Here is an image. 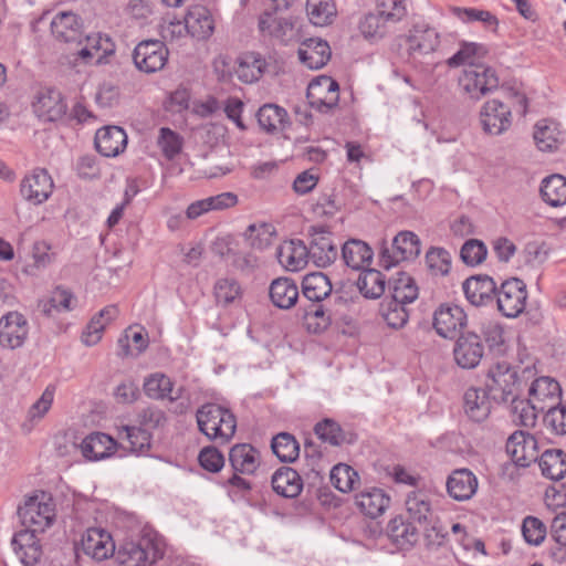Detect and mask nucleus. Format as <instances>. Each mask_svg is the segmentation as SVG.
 Returning a JSON list of instances; mask_svg holds the SVG:
<instances>
[{
  "label": "nucleus",
  "instance_id": "1",
  "mask_svg": "<svg viewBox=\"0 0 566 566\" xmlns=\"http://www.w3.org/2000/svg\"><path fill=\"white\" fill-rule=\"evenodd\" d=\"M199 431L211 442L220 446L229 443L237 431L234 413L218 403L208 402L196 411Z\"/></svg>",
  "mask_w": 566,
  "mask_h": 566
},
{
  "label": "nucleus",
  "instance_id": "2",
  "mask_svg": "<svg viewBox=\"0 0 566 566\" xmlns=\"http://www.w3.org/2000/svg\"><path fill=\"white\" fill-rule=\"evenodd\" d=\"M522 380L514 366L507 361L493 364L486 374L485 388L493 401L506 403L520 396Z\"/></svg>",
  "mask_w": 566,
  "mask_h": 566
},
{
  "label": "nucleus",
  "instance_id": "3",
  "mask_svg": "<svg viewBox=\"0 0 566 566\" xmlns=\"http://www.w3.org/2000/svg\"><path fill=\"white\" fill-rule=\"evenodd\" d=\"M458 84L464 95L479 101L499 87V77L492 67L480 63H470L462 70Z\"/></svg>",
  "mask_w": 566,
  "mask_h": 566
},
{
  "label": "nucleus",
  "instance_id": "4",
  "mask_svg": "<svg viewBox=\"0 0 566 566\" xmlns=\"http://www.w3.org/2000/svg\"><path fill=\"white\" fill-rule=\"evenodd\" d=\"M258 28L261 36L273 45H292L301 40L300 29L290 18H281L271 12L259 17Z\"/></svg>",
  "mask_w": 566,
  "mask_h": 566
},
{
  "label": "nucleus",
  "instance_id": "5",
  "mask_svg": "<svg viewBox=\"0 0 566 566\" xmlns=\"http://www.w3.org/2000/svg\"><path fill=\"white\" fill-rule=\"evenodd\" d=\"M122 566H148L161 558V553L150 537L123 542L113 554Z\"/></svg>",
  "mask_w": 566,
  "mask_h": 566
},
{
  "label": "nucleus",
  "instance_id": "6",
  "mask_svg": "<svg viewBox=\"0 0 566 566\" xmlns=\"http://www.w3.org/2000/svg\"><path fill=\"white\" fill-rule=\"evenodd\" d=\"M499 311L506 317H517L526 306V284L517 279L505 280L495 293Z\"/></svg>",
  "mask_w": 566,
  "mask_h": 566
},
{
  "label": "nucleus",
  "instance_id": "7",
  "mask_svg": "<svg viewBox=\"0 0 566 566\" xmlns=\"http://www.w3.org/2000/svg\"><path fill=\"white\" fill-rule=\"evenodd\" d=\"M18 515L21 524L28 530L44 532L55 517V510L51 502L40 501L38 496H31L19 506Z\"/></svg>",
  "mask_w": 566,
  "mask_h": 566
},
{
  "label": "nucleus",
  "instance_id": "8",
  "mask_svg": "<svg viewBox=\"0 0 566 566\" xmlns=\"http://www.w3.org/2000/svg\"><path fill=\"white\" fill-rule=\"evenodd\" d=\"M168 49L159 40H144L139 42L133 53L136 67L145 73L160 71L167 63Z\"/></svg>",
  "mask_w": 566,
  "mask_h": 566
},
{
  "label": "nucleus",
  "instance_id": "9",
  "mask_svg": "<svg viewBox=\"0 0 566 566\" xmlns=\"http://www.w3.org/2000/svg\"><path fill=\"white\" fill-rule=\"evenodd\" d=\"M30 325L23 314L11 311L0 318V345L7 349H17L24 345Z\"/></svg>",
  "mask_w": 566,
  "mask_h": 566
},
{
  "label": "nucleus",
  "instance_id": "10",
  "mask_svg": "<svg viewBox=\"0 0 566 566\" xmlns=\"http://www.w3.org/2000/svg\"><path fill=\"white\" fill-rule=\"evenodd\" d=\"M339 85L329 76L313 80L306 92V98L312 108L325 113L335 107L339 99Z\"/></svg>",
  "mask_w": 566,
  "mask_h": 566
},
{
  "label": "nucleus",
  "instance_id": "11",
  "mask_svg": "<svg viewBox=\"0 0 566 566\" xmlns=\"http://www.w3.org/2000/svg\"><path fill=\"white\" fill-rule=\"evenodd\" d=\"M480 123L484 133L494 136L501 135L511 127V108L496 98L490 99L481 107Z\"/></svg>",
  "mask_w": 566,
  "mask_h": 566
},
{
  "label": "nucleus",
  "instance_id": "12",
  "mask_svg": "<svg viewBox=\"0 0 566 566\" xmlns=\"http://www.w3.org/2000/svg\"><path fill=\"white\" fill-rule=\"evenodd\" d=\"M432 324L438 335L452 338L467 325V314L455 304L442 303L433 312Z\"/></svg>",
  "mask_w": 566,
  "mask_h": 566
},
{
  "label": "nucleus",
  "instance_id": "13",
  "mask_svg": "<svg viewBox=\"0 0 566 566\" xmlns=\"http://www.w3.org/2000/svg\"><path fill=\"white\" fill-rule=\"evenodd\" d=\"M483 355L484 346L481 336L474 332L462 333L454 343L453 357L461 368H475Z\"/></svg>",
  "mask_w": 566,
  "mask_h": 566
},
{
  "label": "nucleus",
  "instance_id": "14",
  "mask_svg": "<svg viewBox=\"0 0 566 566\" xmlns=\"http://www.w3.org/2000/svg\"><path fill=\"white\" fill-rule=\"evenodd\" d=\"M506 453L516 465L526 468L538 459L537 441L528 432L517 430L506 441Z\"/></svg>",
  "mask_w": 566,
  "mask_h": 566
},
{
  "label": "nucleus",
  "instance_id": "15",
  "mask_svg": "<svg viewBox=\"0 0 566 566\" xmlns=\"http://www.w3.org/2000/svg\"><path fill=\"white\" fill-rule=\"evenodd\" d=\"M32 107L34 114L44 122L59 120L66 113V104L61 92L53 87L39 90Z\"/></svg>",
  "mask_w": 566,
  "mask_h": 566
},
{
  "label": "nucleus",
  "instance_id": "16",
  "mask_svg": "<svg viewBox=\"0 0 566 566\" xmlns=\"http://www.w3.org/2000/svg\"><path fill=\"white\" fill-rule=\"evenodd\" d=\"M462 290L467 301L471 305L480 307L493 303L497 286L491 276L478 274L468 277L462 283Z\"/></svg>",
  "mask_w": 566,
  "mask_h": 566
},
{
  "label": "nucleus",
  "instance_id": "17",
  "mask_svg": "<svg viewBox=\"0 0 566 566\" xmlns=\"http://www.w3.org/2000/svg\"><path fill=\"white\" fill-rule=\"evenodd\" d=\"M53 180L45 169H34L21 182V195L33 205H40L49 199L53 191Z\"/></svg>",
  "mask_w": 566,
  "mask_h": 566
},
{
  "label": "nucleus",
  "instance_id": "18",
  "mask_svg": "<svg viewBox=\"0 0 566 566\" xmlns=\"http://www.w3.org/2000/svg\"><path fill=\"white\" fill-rule=\"evenodd\" d=\"M11 546L24 566H35L43 555L42 545L36 533L28 528L21 530L13 535Z\"/></svg>",
  "mask_w": 566,
  "mask_h": 566
},
{
  "label": "nucleus",
  "instance_id": "19",
  "mask_svg": "<svg viewBox=\"0 0 566 566\" xmlns=\"http://www.w3.org/2000/svg\"><path fill=\"white\" fill-rule=\"evenodd\" d=\"M82 549L84 554L95 560H104L115 553V544L112 535L99 527L88 528L82 536Z\"/></svg>",
  "mask_w": 566,
  "mask_h": 566
},
{
  "label": "nucleus",
  "instance_id": "20",
  "mask_svg": "<svg viewBox=\"0 0 566 566\" xmlns=\"http://www.w3.org/2000/svg\"><path fill=\"white\" fill-rule=\"evenodd\" d=\"M446 486L450 497L458 502H464L475 495L479 481L471 470L455 469L449 474Z\"/></svg>",
  "mask_w": 566,
  "mask_h": 566
},
{
  "label": "nucleus",
  "instance_id": "21",
  "mask_svg": "<svg viewBox=\"0 0 566 566\" xmlns=\"http://www.w3.org/2000/svg\"><path fill=\"white\" fill-rule=\"evenodd\" d=\"M300 61L311 70H318L331 60L332 51L327 41L319 38L306 39L298 48Z\"/></svg>",
  "mask_w": 566,
  "mask_h": 566
},
{
  "label": "nucleus",
  "instance_id": "22",
  "mask_svg": "<svg viewBox=\"0 0 566 566\" xmlns=\"http://www.w3.org/2000/svg\"><path fill=\"white\" fill-rule=\"evenodd\" d=\"M127 145V135L119 126H105L95 134V147L105 157H116Z\"/></svg>",
  "mask_w": 566,
  "mask_h": 566
},
{
  "label": "nucleus",
  "instance_id": "23",
  "mask_svg": "<svg viewBox=\"0 0 566 566\" xmlns=\"http://www.w3.org/2000/svg\"><path fill=\"white\" fill-rule=\"evenodd\" d=\"M51 32L53 36L65 43H83V32L78 18L73 12H60L51 22Z\"/></svg>",
  "mask_w": 566,
  "mask_h": 566
},
{
  "label": "nucleus",
  "instance_id": "24",
  "mask_svg": "<svg viewBox=\"0 0 566 566\" xmlns=\"http://www.w3.org/2000/svg\"><path fill=\"white\" fill-rule=\"evenodd\" d=\"M185 28L191 36L206 40L213 33L214 19L207 7L196 4L189 8L185 17Z\"/></svg>",
  "mask_w": 566,
  "mask_h": 566
},
{
  "label": "nucleus",
  "instance_id": "25",
  "mask_svg": "<svg viewBox=\"0 0 566 566\" xmlns=\"http://www.w3.org/2000/svg\"><path fill=\"white\" fill-rule=\"evenodd\" d=\"M492 401L486 388L471 387L464 392V412L472 421L482 422L491 413Z\"/></svg>",
  "mask_w": 566,
  "mask_h": 566
},
{
  "label": "nucleus",
  "instance_id": "26",
  "mask_svg": "<svg viewBox=\"0 0 566 566\" xmlns=\"http://www.w3.org/2000/svg\"><path fill=\"white\" fill-rule=\"evenodd\" d=\"M229 461L234 472L253 474L260 467L261 454L250 443H238L230 449Z\"/></svg>",
  "mask_w": 566,
  "mask_h": 566
},
{
  "label": "nucleus",
  "instance_id": "27",
  "mask_svg": "<svg viewBox=\"0 0 566 566\" xmlns=\"http://www.w3.org/2000/svg\"><path fill=\"white\" fill-rule=\"evenodd\" d=\"M268 67L265 59L256 52L242 53L235 61L234 73L247 84L258 82Z\"/></svg>",
  "mask_w": 566,
  "mask_h": 566
},
{
  "label": "nucleus",
  "instance_id": "28",
  "mask_svg": "<svg viewBox=\"0 0 566 566\" xmlns=\"http://www.w3.org/2000/svg\"><path fill=\"white\" fill-rule=\"evenodd\" d=\"M119 310L117 305H107L95 314L82 333V342L87 346L96 345L103 336L107 325L117 318Z\"/></svg>",
  "mask_w": 566,
  "mask_h": 566
},
{
  "label": "nucleus",
  "instance_id": "29",
  "mask_svg": "<svg viewBox=\"0 0 566 566\" xmlns=\"http://www.w3.org/2000/svg\"><path fill=\"white\" fill-rule=\"evenodd\" d=\"M511 402V418L512 421L521 427H534L538 412H545L546 403H536L532 398L520 399L517 396L510 400Z\"/></svg>",
  "mask_w": 566,
  "mask_h": 566
},
{
  "label": "nucleus",
  "instance_id": "30",
  "mask_svg": "<svg viewBox=\"0 0 566 566\" xmlns=\"http://www.w3.org/2000/svg\"><path fill=\"white\" fill-rule=\"evenodd\" d=\"M410 53L429 54L437 50L440 44L438 32L426 24H417L410 31L407 39Z\"/></svg>",
  "mask_w": 566,
  "mask_h": 566
},
{
  "label": "nucleus",
  "instance_id": "31",
  "mask_svg": "<svg viewBox=\"0 0 566 566\" xmlns=\"http://www.w3.org/2000/svg\"><path fill=\"white\" fill-rule=\"evenodd\" d=\"M406 509L410 518L419 524L428 525L433 520L430 494L424 490L411 491L407 494Z\"/></svg>",
  "mask_w": 566,
  "mask_h": 566
},
{
  "label": "nucleus",
  "instance_id": "32",
  "mask_svg": "<svg viewBox=\"0 0 566 566\" xmlns=\"http://www.w3.org/2000/svg\"><path fill=\"white\" fill-rule=\"evenodd\" d=\"M391 543L400 551L410 549L419 539L418 530L402 517L392 518L387 526Z\"/></svg>",
  "mask_w": 566,
  "mask_h": 566
},
{
  "label": "nucleus",
  "instance_id": "33",
  "mask_svg": "<svg viewBox=\"0 0 566 566\" xmlns=\"http://www.w3.org/2000/svg\"><path fill=\"white\" fill-rule=\"evenodd\" d=\"M271 482L274 492L283 497H296L303 489L300 474L290 467H282L276 470Z\"/></svg>",
  "mask_w": 566,
  "mask_h": 566
},
{
  "label": "nucleus",
  "instance_id": "34",
  "mask_svg": "<svg viewBox=\"0 0 566 566\" xmlns=\"http://www.w3.org/2000/svg\"><path fill=\"white\" fill-rule=\"evenodd\" d=\"M114 439L103 432H92L81 443L83 455L87 460L96 461L109 457L115 450Z\"/></svg>",
  "mask_w": 566,
  "mask_h": 566
},
{
  "label": "nucleus",
  "instance_id": "35",
  "mask_svg": "<svg viewBox=\"0 0 566 566\" xmlns=\"http://www.w3.org/2000/svg\"><path fill=\"white\" fill-rule=\"evenodd\" d=\"M269 294L276 307L287 310L295 305L298 298V287L290 277H277L272 281Z\"/></svg>",
  "mask_w": 566,
  "mask_h": 566
},
{
  "label": "nucleus",
  "instance_id": "36",
  "mask_svg": "<svg viewBox=\"0 0 566 566\" xmlns=\"http://www.w3.org/2000/svg\"><path fill=\"white\" fill-rule=\"evenodd\" d=\"M333 286L327 275L322 272H313L304 276L302 292L308 301L321 303L332 294Z\"/></svg>",
  "mask_w": 566,
  "mask_h": 566
},
{
  "label": "nucleus",
  "instance_id": "37",
  "mask_svg": "<svg viewBox=\"0 0 566 566\" xmlns=\"http://www.w3.org/2000/svg\"><path fill=\"white\" fill-rule=\"evenodd\" d=\"M390 497L380 489H371L356 496V504L370 518L380 516L389 506Z\"/></svg>",
  "mask_w": 566,
  "mask_h": 566
},
{
  "label": "nucleus",
  "instance_id": "38",
  "mask_svg": "<svg viewBox=\"0 0 566 566\" xmlns=\"http://www.w3.org/2000/svg\"><path fill=\"white\" fill-rule=\"evenodd\" d=\"M356 286L365 298L377 300L386 291V277L377 269H367L360 272Z\"/></svg>",
  "mask_w": 566,
  "mask_h": 566
},
{
  "label": "nucleus",
  "instance_id": "39",
  "mask_svg": "<svg viewBox=\"0 0 566 566\" xmlns=\"http://www.w3.org/2000/svg\"><path fill=\"white\" fill-rule=\"evenodd\" d=\"M542 474L551 480L566 475V453L560 449H547L538 457Z\"/></svg>",
  "mask_w": 566,
  "mask_h": 566
},
{
  "label": "nucleus",
  "instance_id": "40",
  "mask_svg": "<svg viewBox=\"0 0 566 566\" xmlns=\"http://www.w3.org/2000/svg\"><path fill=\"white\" fill-rule=\"evenodd\" d=\"M144 391L147 397L156 400L168 399L176 401L179 395L174 396V382L163 373H154L145 378Z\"/></svg>",
  "mask_w": 566,
  "mask_h": 566
},
{
  "label": "nucleus",
  "instance_id": "41",
  "mask_svg": "<svg viewBox=\"0 0 566 566\" xmlns=\"http://www.w3.org/2000/svg\"><path fill=\"white\" fill-rule=\"evenodd\" d=\"M539 192L542 199L551 207L566 205V178L558 174L544 178Z\"/></svg>",
  "mask_w": 566,
  "mask_h": 566
},
{
  "label": "nucleus",
  "instance_id": "42",
  "mask_svg": "<svg viewBox=\"0 0 566 566\" xmlns=\"http://www.w3.org/2000/svg\"><path fill=\"white\" fill-rule=\"evenodd\" d=\"M243 237L244 243L251 248H269L276 244L277 241L275 227L266 222L250 224Z\"/></svg>",
  "mask_w": 566,
  "mask_h": 566
},
{
  "label": "nucleus",
  "instance_id": "43",
  "mask_svg": "<svg viewBox=\"0 0 566 566\" xmlns=\"http://www.w3.org/2000/svg\"><path fill=\"white\" fill-rule=\"evenodd\" d=\"M534 140L542 151H553L562 142V133L554 122L542 119L535 125Z\"/></svg>",
  "mask_w": 566,
  "mask_h": 566
},
{
  "label": "nucleus",
  "instance_id": "44",
  "mask_svg": "<svg viewBox=\"0 0 566 566\" xmlns=\"http://www.w3.org/2000/svg\"><path fill=\"white\" fill-rule=\"evenodd\" d=\"M77 300L75 295L67 289L57 286L55 287L49 300L41 301L39 306L43 314L50 316L53 311L69 312L75 308Z\"/></svg>",
  "mask_w": 566,
  "mask_h": 566
},
{
  "label": "nucleus",
  "instance_id": "45",
  "mask_svg": "<svg viewBox=\"0 0 566 566\" xmlns=\"http://www.w3.org/2000/svg\"><path fill=\"white\" fill-rule=\"evenodd\" d=\"M256 117L261 128L269 133L282 130L289 119L287 112L275 104L261 106Z\"/></svg>",
  "mask_w": 566,
  "mask_h": 566
},
{
  "label": "nucleus",
  "instance_id": "46",
  "mask_svg": "<svg viewBox=\"0 0 566 566\" xmlns=\"http://www.w3.org/2000/svg\"><path fill=\"white\" fill-rule=\"evenodd\" d=\"M419 295V287L413 277L406 273L399 274L391 285L390 300L403 305L415 302Z\"/></svg>",
  "mask_w": 566,
  "mask_h": 566
},
{
  "label": "nucleus",
  "instance_id": "47",
  "mask_svg": "<svg viewBox=\"0 0 566 566\" xmlns=\"http://www.w3.org/2000/svg\"><path fill=\"white\" fill-rule=\"evenodd\" d=\"M271 449L282 462H294L300 454V444L289 432H280L273 437Z\"/></svg>",
  "mask_w": 566,
  "mask_h": 566
},
{
  "label": "nucleus",
  "instance_id": "48",
  "mask_svg": "<svg viewBox=\"0 0 566 566\" xmlns=\"http://www.w3.org/2000/svg\"><path fill=\"white\" fill-rule=\"evenodd\" d=\"M306 12L314 25L324 27L335 19L336 7L333 0H307Z\"/></svg>",
  "mask_w": 566,
  "mask_h": 566
},
{
  "label": "nucleus",
  "instance_id": "49",
  "mask_svg": "<svg viewBox=\"0 0 566 566\" xmlns=\"http://www.w3.org/2000/svg\"><path fill=\"white\" fill-rule=\"evenodd\" d=\"M559 384L548 377L535 379L528 389L530 398H532L536 403H545L546 399L552 400V402H556V400H559Z\"/></svg>",
  "mask_w": 566,
  "mask_h": 566
},
{
  "label": "nucleus",
  "instance_id": "50",
  "mask_svg": "<svg viewBox=\"0 0 566 566\" xmlns=\"http://www.w3.org/2000/svg\"><path fill=\"white\" fill-rule=\"evenodd\" d=\"M379 313L386 324L395 329L403 327L409 319L406 305L390 298H386L380 303Z\"/></svg>",
  "mask_w": 566,
  "mask_h": 566
},
{
  "label": "nucleus",
  "instance_id": "51",
  "mask_svg": "<svg viewBox=\"0 0 566 566\" xmlns=\"http://www.w3.org/2000/svg\"><path fill=\"white\" fill-rule=\"evenodd\" d=\"M119 437L127 442L126 448L132 452L143 453L150 448L151 436L144 428L126 426Z\"/></svg>",
  "mask_w": 566,
  "mask_h": 566
},
{
  "label": "nucleus",
  "instance_id": "52",
  "mask_svg": "<svg viewBox=\"0 0 566 566\" xmlns=\"http://www.w3.org/2000/svg\"><path fill=\"white\" fill-rule=\"evenodd\" d=\"M19 255L21 269L29 275H35L40 270L46 268L53 260V254L45 250H22Z\"/></svg>",
  "mask_w": 566,
  "mask_h": 566
},
{
  "label": "nucleus",
  "instance_id": "53",
  "mask_svg": "<svg viewBox=\"0 0 566 566\" xmlns=\"http://www.w3.org/2000/svg\"><path fill=\"white\" fill-rule=\"evenodd\" d=\"M358 481V473L347 464H336L331 471L332 484L343 493L352 491Z\"/></svg>",
  "mask_w": 566,
  "mask_h": 566
},
{
  "label": "nucleus",
  "instance_id": "54",
  "mask_svg": "<svg viewBox=\"0 0 566 566\" xmlns=\"http://www.w3.org/2000/svg\"><path fill=\"white\" fill-rule=\"evenodd\" d=\"M184 139L182 137L168 127H161L157 138V145L160 148L165 158L171 160L182 149Z\"/></svg>",
  "mask_w": 566,
  "mask_h": 566
},
{
  "label": "nucleus",
  "instance_id": "55",
  "mask_svg": "<svg viewBox=\"0 0 566 566\" xmlns=\"http://www.w3.org/2000/svg\"><path fill=\"white\" fill-rule=\"evenodd\" d=\"M214 296L218 304L229 305L241 297L242 290L234 279H220L214 284Z\"/></svg>",
  "mask_w": 566,
  "mask_h": 566
},
{
  "label": "nucleus",
  "instance_id": "56",
  "mask_svg": "<svg viewBox=\"0 0 566 566\" xmlns=\"http://www.w3.org/2000/svg\"><path fill=\"white\" fill-rule=\"evenodd\" d=\"M303 321L307 331L314 334L324 332L331 324V317L321 304L311 305L305 310Z\"/></svg>",
  "mask_w": 566,
  "mask_h": 566
},
{
  "label": "nucleus",
  "instance_id": "57",
  "mask_svg": "<svg viewBox=\"0 0 566 566\" xmlns=\"http://www.w3.org/2000/svg\"><path fill=\"white\" fill-rule=\"evenodd\" d=\"M312 250H277L276 258L281 265L291 272H297L308 263Z\"/></svg>",
  "mask_w": 566,
  "mask_h": 566
},
{
  "label": "nucleus",
  "instance_id": "58",
  "mask_svg": "<svg viewBox=\"0 0 566 566\" xmlns=\"http://www.w3.org/2000/svg\"><path fill=\"white\" fill-rule=\"evenodd\" d=\"M314 431L322 441L328 442L331 446L338 447L345 441L344 431L340 426L332 419H324L317 422Z\"/></svg>",
  "mask_w": 566,
  "mask_h": 566
},
{
  "label": "nucleus",
  "instance_id": "59",
  "mask_svg": "<svg viewBox=\"0 0 566 566\" xmlns=\"http://www.w3.org/2000/svg\"><path fill=\"white\" fill-rule=\"evenodd\" d=\"M546 412L544 415V423L553 433L563 436L566 433V406L555 402L546 403Z\"/></svg>",
  "mask_w": 566,
  "mask_h": 566
},
{
  "label": "nucleus",
  "instance_id": "60",
  "mask_svg": "<svg viewBox=\"0 0 566 566\" xmlns=\"http://www.w3.org/2000/svg\"><path fill=\"white\" fill-rule=\"evenodd\" d=\"M377 13L387 22H398L406 14V0H377Z\"/></svg>",
  "mask_w": 566,
  "mask_h": 566
},
{
  "label": "nucleus",
  "instance_id": "61",
  "mask_svg": "<svg viewBox=\"0 0 566 566\" xmlns=\"http://www.w3.org/2000/svg\"><path fill=\"white\" fill-rule=\"evenodd\" d=\"M426 263L433 275H447L451 270L449 250H428Z\"/></svg>",
  "mask_w": 566,
  "mask_h": 566
},
{
  "label": "nucleus",
  "instance_id": "62",
  "mask_svg": "<svg viewBox=\"0 0 566 566\" xmlns=\"http://www.w3.org/2000/svg\"><path fill=\"white\" fill-rule=\"evenodd\" d=\"M384 18L378 13H368L359 23V30L368 40H379L386 34Z\"/></svg>",
  "mask_w": 566,
  "mask_h": 566
},
{
  "label": "nucleus",
  "instance_id": "63",
  "mask_svg": "<svg viewBox=\"0 0 566 566\" xmlns=\"http://www.w3.org/2000/svg\"><path fill=\"white\" fill-rule=\"evenodd\" d=\"M345 264L356 271L371 269L374 250H340Z\"/></svg>",
  "mask_w": 566,
  "mask_h": 566
},
{
  "label": "nucleus",
  "instance_id": "64",
  "mask_svg": "<svg viewBox=\"0 0 566 566\" xmlns=\"http://www.w3.org/2000/svg\"><path fill=\"white\" fill-rule=\"evenodd\" d=\"M522 533L525 541L531 545H539L546 537V526L537 517L527 516L522 524Z\"/></svg>",
  "mask_w": 566,
  "mask_h": 566
}]
</instances>
